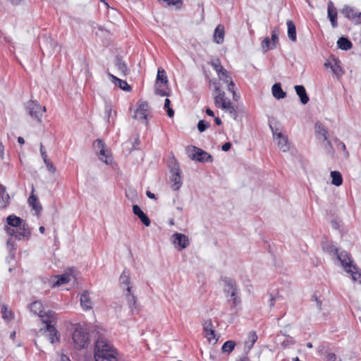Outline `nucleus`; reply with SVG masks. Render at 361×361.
I'll return each mask as SVG.
<instances>
[{
	"instance_id": "nucleus-27",
	"label": "nucleus",
	"mask_w": 361,
	"mask_h": 361,
	"mask_svg": "<svg viewBox=\"0 0 361 361\" xmlns=\"http://www.w3.org/2000/svg\"><path fill=\"white\" fill-rule=\"evenodd\" d=\"M133 212L135 215L139 217L145 226H149L150 225L151 221L149 217L142 211L138 205L133 206Z\"/></svg>"
},
{
	"instance_id": "nucleus-17",
	"label": "nucleus",
	"mask_w": 361,
	"mask_h": 361,
	"mask_svg": "<svg viewBox=\"0 0 361 361\" xmlns=\"http://www.w3.org/2000/svg\"><path fill=\"white\" fill-rule=\"evenodd\" d=\"M191 157L192 159L200 162H211L212 161V157L210 154L197 147H193Z\"/></svg>"
},
{
	"instance_id": "nucleus-36",
	"label": "nucleus",
	"mask_w": 361,
	"mask_h": 361,
	"mask_svg": "<svg viewBox=\"0 0 361 361\" xmlns=\"http://www.w3.org/2000/svg\"><path fill=\"white\" fill-rule=\"evenodd\" d=\"M331 183L336 186H340L343 183L342 175L339 171H334L331 172Z\"/></svg>"
},
{
	"instance_id": "nucleus-46",
	"label": "nucleus",
	"mask_w": 361,
	"mask_h": 361,
	"mask_svg": "<svg viewBox=\"0 0 361 361\" xmlns=\"http://www.w3.org/2000/svg\"><path fill=\"white\" fill-rule=\"evenodd\" d=\"M218 77L220 80H223L225 82L226 80L231 79V77L229 73L224 68L222 72H216Z\"/></svg>"
},
{
	"instance_id": "nucleus-59",
	"label": "nucleus",
	"mask_w": 361,
	"mask_h": 361,
	"mask_svg": "<svg viewBox=\"0 0 361 361\" xmlns=\"http://www.w3.org/2000/svg\"><path fill=\"white\" fill-rule=\"evenodd\" d=\"M166 111H167V115L169 117L171 118L174 115V111L170 107V108H168V109H166Z\"/></svg>"
},
{
	"instance_id": "nucleus-26",
	"label": "nucleus",
	"mask_w": 361,
	"mask_h": 361,
	"mask_svg": "<svg viewBox=\"0 0 361 361\" xmlns=\"http://www.w3.org/2000/svg\"><path fill=\"white\" fill-rule=\"evenodd\" d=\"M73 277L72 274L66 273L59 276H55L54 278L56 281L53 283L52 287H58L63 284L68 283L71 281V278Z\"/></svg>"
},
{
	"instance_id": "nucleus-53",
	"label": "nucleus",
	"mask_w": 361,
	"mask_h": 361,
	"mask_svg": "<svg viewBox=\"0 0 361 361\" xmlns=\"http://www.w3.org/2000/svg\"><path fill=\"white\" fill-rule=\"evenodd\" d=\"M324 359L327 361H336V356L334 353L326 351L324 355Z\"/></svg>"
},
{
	"instance_id": "nucleus-32",
	"label": "nucleus",
	"mask_w": 361,
	"mask_h": 361,
	"mask_svg": "<svg viewBox=\"0 0 361 361\" xmlns=\"http://www.w3.org/2000/svg\"><path fill=\"white\" fill-rule=\"evenodd\" d=\"M273 96L277 99H283L286 97V92L282 90L280 83H275L271 88Z\"/></svg>"
},
{
	"instance_id": "nucleus-41",
	"label": "nucleus",
	"mask_w": 361,
	"mask_h": 361,
	"mask_svg": "<svg viewBox=\"0 0 361 361\" xmlns=\"http://www.w3.org/2000/svg\"><path fill=\"white\" fill-rule=\"evenodd\" d=\"M2 317L6 321H9L13 318V312L8 309L7 305H4L1 308Z\"/></svg>"
},
{
	"instance_id": "nucleus-21",
	"label": "nucleus",
	"mask_w": 361,
	"mask_h": 361,
	"mask_svg": "<svg viewBox=\"0 0 361 361\" xmlns=\"http://www.w3.org/2000/svg\"><path fill=\"white\" fill-rule=\"evenodd\" d=\"M108 75L113 84L118 86L120 89L126 92H130L131 87L128 84L126 80L118 78L113 74L108 73Z\"/></svg>"
},
{
	"instance_id": "nucleus-62",
	"label": "nucleus",
	"mask_w": 361,
	"mask_h": 361,
	"mask_svg": "<svg viewBox=\"0 0 361 361\" xmlns=\"http://www.w3.org/2000/svg\"><path fill=\"white\" fill-rule=\"evenodd\" d=\"M275 300H276L275 298L271 296L269 300V307H273L274 306Z\"/></svg>"
},
{
	"instance_id": "nucleus-43",
	"label": "nucleus",
	"mask_w": 361,
	"mask_h": 361,
	"mask_svg": "<svg viewBox=\"0 0 361 361\" xmlns=\"http://www.w3.org/2000/svg\"><path fill=\"white\" fill-rule=\"evenodd\" d=\"M163 2L166 4V6H174L176 8L179 9L180 8L183 1L182 0H162Z\"/></svg>"
},
{
	"instance_id": "nucleus-24",
	"label": "nucleus",
	"mask_w": 361,
	"mask_h": 361,
	"mask_svg": "<svg viewBox=\"0 0 361 361\" xmlns=\"http://www.w3.org/2000/svg\"><path fill=\"white\" fill-rule=\"evenodd\" d=\"M114 66L121 75H126L129 73V70L127 67L126 63L123 61V59L117 56L114 60Z\"/></svg>"
},
{
	"instance_id": "nucleus-31",
	"label": "nucleus",
	"mask_w": 361,
	"mask_h": 361,
	"mask_svg": "<svg viewBox=\"0 0 361 361\" xmlns=\"http://www.w3.org/2000/svg\"><path fill=\"white\" fill-rule=\"evenodd\" d=\"M288 27V37L292 42H295L297 39L296 27L294 23L289 20L286 23Z\"/></svg>"
},
{
	"instance_id": "nucleus-7",
	"label": "nucleus",
	"mask_w": 361,
	"mask_h": 361,
	"mask_svg": "<svg viewBox=\"0 0 361 361\" xmlns=\"http://www.w3.org/2000/svg\"><path fill=\"white\" fill-rule=\"evenodd\" d=\"M93 147L102 161L104 162L106 165H112L113 158L111 153L102 140H96L93 143Z\"/></svg>"
},
{
	"instance_id": "nucleus-50",
	"label": "nucleus",
	"mask_w": 361,
	"mask_h": 361,
	"mask_svg": "<svg viewBox=\"0 0 361 361\" xmlns=\"http://www.w3.org/2000/svg\"><path fill=\"white\" fill-rule=\"evenodd\" d=\"M155 93L157 95H159L161 97L169 96L167 91L165 89L161 88L160 85H156Z\"/></svg>"
},
{
	"instance_id": "nucleus-35",
	"label": "nucleus",
	"mask_w": 361,
	"mask_h": 361,
	"mask_svg": "<svg viewBox=\"0 0 361 361\" xmlns=\"http://www.w3.org/2000/svg\"><path fill=\"white\" fill-rule=\"evenodd\" d=\"M322 247L324 252H328L329 254L336 255L338 252V249L335 245L327 240L322 241Z\"/></svg>"
},
{
	"instance_id": "nucleus-55",
	"label": "nucleus",
	"mask_w": 361,
	"mask_h": 361,
	"mask_svg": "<svg viewBox=\"0 0 361 361\" xmlns=\"http://www.w3.org/2000/svg\"><path fill=\"white\" fill-rule=\"evenodd\" d=\"M45 165L47 166V170L49 172H51V173H55L56 172V169L54 166V165L50 161H49L47 163H45Z\"/></svg>"
},
{
	"instance_id": "nucleus-29",
	"label": "nucleus",
	"mask_w": 361,
	"mask_h": 361,
	"mask_svg": "<svg viewBox=\"0 0 361 361\" xmlns=\"http://www.w3.org/2000/svg\"><path fill=\"white\" fill-rule=\"evenodd\" d=\"M224 39V27L221 25H219L214 32V41L216 44H221Z\"/></svg>"
},
{
	"instance_id": "nucleus-34",
	"label": "nucleus",
	"mask_w": 361,
	"mask_h": 361,
	"mask_svg": "<svg viewBox=\"0 0 361 361\" xmlns=\"http://www.w3.org/2000/svg\"><path fill=\"white\" fill-rule=\"evenodd\" d=\"M9 195L6 192V188L0 185V207H5L9 202Z\"/></svg>"
},
{
	"instance_id": "nucleus-5",
	"label": "nucleus",
	"mask_w": 361,
	"mask_h": 361,
	"mask_svg": "<svg viewBox=\"0 0 361 361\" xmlns=\"http://www.w3.org/2000/svg\"><path fill=\"white\" fill-rule=\"evenodd\" d=\"M224 290L226 297L232 305L235 307L241 302L240 298V291L236 283L231 279H226L224 281Z\"/></svg>"
},
{
	"instance_id": "nucleus-58",
	"label": "nucleus",
	"mask_w": 361,
	"mask_h": 361,
	"mask_svg": "<svg viewBox=\"0 0 361 361\" xmlns=\"http://www.w3.org/2000/svg\"><path fill=\"white\" fill-rule=\"evenodd\" d=\"M334 63V59H331V60H328L325 62L324 63V66L326 68H331V66L333 65Z\"/></svg>"
},
{
	"instance_id": "nucleus-3",
	"label": "nucleus",
	"mask_w": 361,
	"mask_h": 361,
	"mask_svg": "<svg viewBox=\"0 0 361 361\" xmlns=\"http://www.w3.org/2000/svg\"><path fill=\"white\" fill-rule=\"evenodd\" d=\"M336 255L345 271L350 274L353 281H358L361 283V272L355 264H353L348 253L345 251H341L340 252L338 251Z\"/></svg>"
},
{
	"instance_id": "nucleus-38",
	"label": "nucleus",
	"mask_w": 361,
	"mask_h": 361,
	"mask_svg": "<svg viewBox=\"0 0 361 361\" xmlns=\"http://www.w3.org/2000/svg\"><path fill=\"white\" fill-rule=\"evenodd\" d=\"M28 202L29 204L32 207V208L34 210L36 211L37 213H39L41 211L42 207L36 196H35L34 195H31L28 198Z\"/></svg>"
},
{
	"instance_id": "nucleus-49",
	"label": "nucleus",
	"mask_w": 361,
	"mask_h": 361,
	"mask_svg": "<svg viewBox=\"0 0 361 361\" xmlns=\"http://www.w3.org/2000/svg\"><path fill=\"white\" fill-rule=\"evenodd\" d=\"M104 114L107 118V122L110 123V118L112 115V106L109 104H105Z\"/></svg>"
},
{
	"instance_id": "nucleus-25",
	"label": "nucleus",
	"mask_w": 361,
	"mask_h": 361,
	"mask_svg": "<svg viewBox=\"0 0 361 361\" xmlns=\"http://www.w3.org/2000/svg\"><path fill=\"white\" fill-rule=\"evenodd\" d=\"M315 133L319 139L322 138L324 141L329 140V132L321 122H317L315 123Z\"/></svg>"
},
{
	"instance_id": "nucleus-9",
	"label": "nucleus",
	"mask_w": 361,
	"mask_h": 361,
	"mask_svg": "<svg viewBox=\"0 0 361 361\" xmlns=\"http://www.w3.org/2000/svg\"><path fill=\"white\" fill-rule=\"evenodd\" d=\"M46 110V107L42 106L37 101L30 100L26 105V111L28 114L39 123L42 122V116Z\"/></svg>"
},
{
	"instance_id": "nucleus-15",
	"label": "nucleus",
	"mask_w": 361,
	"mask_h": 361,
	"mask_svg": "<svg viewBox=\"0 0 361 361\" xmlns=\"http://www.w3.org/2000/svg\"><path fill=\"white\" fill-rule=\"evenodd\" d=\"M149 115V106L145 102H140L136 109L133 117L144 123H147V116Z\"/></svg>"
},
{
	"instance_id": "nucleus-19",
	"label": "nucleus",
	"mask_w": 361,
	"mask_h": 361,
	"mask_svg": "<svg viewBox=\"0 0 361 361\" xmlns=\"http://www.w3.org/2000/svg\"><path fill=\"white\" fill-rule=\"evenodd\" d=\"M123 293L130 310V313L133 315L137 312V297L134 295L132 290H130L129 292L123 291Z\"/></svg>"
},
{
	"instance_id": "nucleus-61",
	"label": "nucleus",
	"mask_w": 361,
	"mask_h": 361,
	"mask_svg": "<svg viewBox=\"0 0 361 361\" xmlns=\"http://www.w3.org/2000/svg\"><path fill=\"white\" fill-rule=\"evenodd\" d=\"M60 360L61 361H71L70 358L64 354L61 355Z\"/></svg>"
},
{
	"instance_id": "nucleus-28",
	"label": "nucleus",
	"mask_w": 361,
	"mask_h": 361,
	"mask_svg": "<svg viewBox=\"0 0 361 361\" xmlns=\"http://www.w3.org/2000/svg\"><path fill=\"white\" fill-rule=\"evenodd\" d=\"M295 92L298 96L300 97V100L302 104H306L309 102V97L307 94L305 88L302 85H295Z\"/></svg>"
},
{
	"instance_id": "nucleus-18",
	"label": "nucleus",
	"mask_w": 361,
	"mask_h": 361,
	"mask_svg": "<svg viewBox=\"0 0 361 361\" xmlns=\"http://www.w3.org/2000/svg\"><path fill=\"white\" fill-rule=\"evenodd\" d=\"M173 243L178 250L187 247L189 245L188 238L183 233H176L173 235Z\"/></svg>"
},
{
	"instance_id": "nucleus-10",
	"label": "nucleus",
	"mask_w": 361,
	"mask_h": 361,
	"mask_svg": "<svg viewBox=\"0 0 361 361\" xmlns=\"http://www.w3.org/2000/svg\"><path fill=\"white\" fill-rule=\"evenodd\" d=\"M171 187L173 190H178L182 186L183 181L182 177L180 176V169L179 168L178 164L176 161L173 163V166L171 169Z\"/></svg>"
},
{
	"instance_id": "nucleus-30",
	"label": "nucleus",
	"mask_w": 361,
	"mask_h": 361,
	"mask_svg": "<svg viewBox=\"0 0 361 361\" xmlns=\"http://www.w3.org/2000/svg\"><path fill=\"white\" fill-rule=\"evenodd\" d=\"M257 335L255 331H251L249 333L247 339L245 341V348L247 352L252 349L255 343L257 340Z\"/></svg>"
},
{
	"instance_id": "nucleus-20",
	"label": "nucleus",
	"mask_w": 361,
	"mask_h": 361,
	"mask_svg": "<svg viewBox=\"0 0 361 361\" xmlns=\"http://www.w3.org/2000/svg\"><path fill=\"white\" fill-rule=\"evenodd\" d=\"M119 282L123 291L129 292L132 290V285L130 283V274L126 269L119 277Z\"/></svg>"
},
{
	"instance_id": "nucleus-45",
	"label": "nucleus",
	"mask_w": 361,
	"mask_h": 361,
	"mask_svg": "<svg viewBox=\"0 0 361 361\" xmlns=\"http://www.w3.org/2000/svg\"><path fill=\"white\" fill-rule=\"evenodd\" d=\"M212 68L216 71V72H222L224 67L221 65L220 60L219 59H215L210 62Z\"/></svg>"
},
{
	"instance_id": "nucleus-56",
	"label": "nucleus",
	"mask_w": 361,
	"mask_h": 361,
	"mask_svg": "<svg viewBox=\"0 0 361 361\" xmlns=\"http://www.w3.org/2000/svg\"><path fill=\"white\" fill-rule=\"evenodd\" d=\"M338 147L343 151L345 157H348L349 153L346 149L345 145L343 142H339Z\"/></svg>"
},
{
	"instance_id": "nucleus-16",
	"label": "nucleus",
	"mask_w": 361,
	"mask_h": 361,
	"mask_svg": "<svg viewBox=\"0 0 361 361\" xmlns=\"http://www.w3.org/2000/svg\"><path fill=\"white\" fill-rule=\"evenodd\" d=\"M56 320H46V322L44 324H46V331H48L49 340L51 343H59L60 342V334L55 328L52 323H55Z\"/></svg>"
},
{
	"instance_id": "nucleus-48",
	"label": "nucleus",
	"mask_w": 361,
	"mask_h": 361,
	"mask_svg": "<svg viewBox=\"0 0 361 361\" xmlns=\"http://www.w3.org/2000/svg\"><path fill=\"white\" fill-rule=\"evenodd\" d=\"M225 83L228 84V90L233 94V98L235 99V96L236 95V92L235 91V83L232 79L226 80Z\"/></svg>"
},
{
	"instance_id": "nucleus-2",
	"label": "nucleus",
	"mask_w": 361,
	"mask_h": 361,
	"mask_svg": "<svg viewBox=\"0 0 361 361\" xmlns=\"http://www.w3.org/2000/svg\"><path fill=\"white\" fill-rule=\"evenodd\" d=\"M117 352L108 340L99 336L95 342L94 359L95 361H118Z\"/></svg>"
},
{
	"instance_id": "nucleus-12",
	"label": "nucleus",
	"mask_w": 361,
	"mask_h": 361,
	"mask_svg": "<svg viewBox=\"0 0 361 361\" xmlns=\"http://www.w3.org/2000/svg\"><path fill=\"white\" fill-rule=\"evenodd\" d=\"M40 47L44 54L52 55L57 51L58 44L51 37H43L40 42Z\"/></svg>"
},
{
	"instance_id": "nucleus-14",
	"label": "nucleus",
	"mask_w": 361,
	"mask_h": 361,
	"mask_svg": "<svg viewBox=\"0 0 361 361\" xmlns=\"http://www.w3.org/2000/svg\"><path fill=\"white\" fill-rule=\"evenodd\" d=\"M271 129L274 138L278 140L277 145L280 150L284 152H287L290 148L287 136L282 134L278 128H274L271 126Z\"/></svg>"
},
{
	"instance_id": "nucleus-60",
	"label": "nucleus",
	"mask_w": 361,
	"mask_h": 361,
	"mask_svg": "<svg viewBox=\"0 0 361 361\" xmlns=\"http://www.w3.org/2000/svg\"><path fill=\"white\" fill-rule=\"evenodd\" d=\"M42 159H43V161H44V163H47V161H49V160L48 159V157H47V152H42V154H41Z\"/></svg>"
},
{
	"instance_id": "nucleus-64",
	"label": "nucleus",
	"mask_w": 361,
	"mask_h": 361,
	"mask_svg": "<svg viewBox=\"0 0 361 361\" xmlns=\"http://www.w3.org/2000/svg\"><path fill=\"white\" fill-rule=\"evenodd\" d=\"M146 195L150 199H155V195L149 190L147 191Z\"/></svg>"
},
{
	"instance_id": "nucleus-37",
	"label": "nucleus",
	"mask_w": 361,
	"mask_h": 361,
	"mask_svg": "<svg viewBox=\"0 0 361 361\" xmlns=\"http://www.w3.org/2000/svg\"><path fill=\"white\" fill-rule=\"evenodd\" d=\"M167 83H168V78L166 75L165 71L161 68H158L156 85H160V84L167 85Z\"/></svg>"
},
{
	"instance_id": "nucleus-42",
	"label": "nucleus",
	"mask_w": 361,
	"mask_h": 361,
	"mask_svg": "<svg viewBox=\"0 0 361 361\" xmlns=\"http://www.w3.org/2000/svg\"><path fill=\"white\" fill-rule=\"evenodd\" d=\"M274 48H275V46L270 41L269 38L267 37H265L262 42V49L264 51V52H266L269 49H272Z\"/></svg>"
},
{
	"instance_id": "nucleus-23",
	"label": "nucleus",
	"mask_w": 361,
	"mask_h": 361,
	"mask_svg": "<svg viewBox=\"0 0 361 361\" xmlns=\"http://www.w3.org/2000/svg\"><path fill=\"white\" fill-rule=\"evenodd\" d=\"M327 13L328 18L331 22V24L333 27H336L338 26L337 23V12L334 7V4L332 1H329L327 5Z\"/></svg>"
},
{
	"instance_id": "nucleus-4",
	"label": "nucleus",
	"mask_w": 361,
	"mask_h": 361,
	"mask_svg": "<svg viewBox=\"0 0 361 361\" xmlns=\"http://www.w3.org/2000/svg\"><path fill=\"white\" fill-rule=\"evenodd\" d=\"M214 102L216 107L228 112L234 118L237 116L235 107L231 100L226 97L225 92L221 90L216 92L214 96Z\"/></svg>"
},
{
	"instance_id": "nucleus-54",
	"label": "nucleus",
	"mask_w": 361,
	"mask_h": 361,
	"mask_svg": "<svg viewBox=\"0 0 361 361\" xmlns=\"http://www.w3.org/2000/svg\"><path fill=\"white\" fill-rule=\"evenodd\" d=\"M209 85L210 86H212L214 87L215 93L221 91L220 90L219 83L217 82L216 79L211 80L209 81Z\"/></svg>"
},
{
	"instance_id": "nucleus-39",
	"label": "nucleus",
	"mask_w": 361,
	"mask_h": 361,
	"mask_svg": "<svg viewBox=\"0 0 361 361\" xmlns=\"http://www.w3.org/2000/svg\"><path fill=\"white\" fill-rule=\"evenodd\" d=\"M331 70L338 78L341 77L343 74V71L340 65V61L338 59H334V63L331 66Z\"/></svg>"
},
{
	"instance_id": "nucleus-33",
	"label": "nucleus",
	"mask_w": 361,
	"mask_h": 361,
	"mask_svg": "<svg viewBox=\"0 0 361 361\" xmlns=\"http://www.w3.org/2000/svg\"><path fill=\"white\" fill-rule=\"evenodd\" d=\"M337 46L339 49L347 51L352 48L353 44L348 39L342 37L338 39Z\"/></svg>"
},
{
	"instance_id": "nucleus-51",
	"label": "nucleus",
	"mask_w": 361,
	"mask_h": 361,
	"mask_svg": "<svg viewBox=\"0 0 361 361\" xmlns=\"http://www.w3.org/2000/svg\"><path fill=\"white\" fill-rule=\"evenodd\" d=\"M326 152L327 154L333 157L334 155V149L332 147V145H331V142L330 140H326Z\"/></svg>"
},
{
	"instance_id": "nucleus-63",
	"label": "nucleus",
	"mask_w": 361,
	"mask_h": 361,
	"mask_svg": "<svg viewBox=\"0 0 361 361\" xmlns=\"http://www.w3.org/2000/svg\"><path fill=\"white\" fill-rule=\"evenodd\" d=\"M205 111L208 116H214V111L212 109H210L209 108H207Z\"/></svg>"
},
{
	"instance_id": "nucleus-1",
	"label": "nucleus",
	"mask_w": 361,
	"mask_h": 361,
	"mask_svg": "<svg viewBox=\"0 0 361 361\" xmlns=\"http://www.w3.org/2000/svg\"><path fill=\"white\" fill-rule=\"evenodd\" d=\"M6 222L4 229L11 236L18 240L30 236V231L27 224L20 217L13 214L9 215L6 218Z\"/></svg>"
},
{
	"instance_id": "nucleus-13",
	"label": "nucleus",
	"mask_w": 361,
	"mask_h": 361,
	"mask_svg": "<svg viewBox=\"0 0 361 361\" xmlns=\"http://www.w3.org/2000/svg\"><path fill=\"white\" fill-rule=\"evenodd\" d=\"M203 331L204 336L207 338L208 342L212 345L216 343L219 340V336L215 334V331L213 329V324L211 319L205 320L203 322Z\"/></svg>"
},
{
	"instance_id": "nucleus-11",
	"label": "nucleus",
	"mask_w": 361,
	"mask_h": 361,
	"mask_svg": "<svg viewBox=\"0 0 361 361\" xmlns=\"http://www.w3.org/2000/svg\"><path fill=\"white\" fill-rule=\"evenodd\" d=\"M340 11L346 18L351 20L355 25L361 23V12L358 11L355 8L345 5Z\"/></svg>"
},
{
	"instance_id": "nucleus-47",
	"label": "nucleus",
	"mask_w": 361,
	"mask_h": 361,
	"mask_svg": "<svg viewBox=\"0 0 361 361\" xmlns=\"http://www.w3.org/2000/svg\"><path fill=\"white\" fill-rule=\"evenodd\" d=\"M210 124L209 122L204 121V120H200L197 123V129L200 133H202L207 130Z\"/></svg>"
},
{
	"instance_id": "nucleus-52",
	"label": "nucleus",
	"mask_w": 361,
	"mask_h": 361,
	"mask_svg": "<svg viewBox=\"0 0 361 361\" xmlns=\"http://www.w3.org/2000/svg\"><path fill=\"white\" fill-rule=\"evenodd\" d=\"M278 35H279V31L276 28H275L274 30H272V32H271V42L273 43V44L275 47H276V44L278 42Z\"/></svg>"
},
{
	"instance_id": "nucleus-40",
	"label": "nucleus",
	"mask_w": 361,
	"mask_h": 361,
	"mask_svg": "<svg viewBox=\"0 0 361 361\" xmlns=\"http://www.w3.org/2000/svg\"><path fill=\"white\" fill-rule=\"evenodd\" d=\"M235 345V343L233 341H227L222 345V351L224 353H230L233 351Z\"/></svg>"
},
{
	"instance_id": "nucleus-6",
	"label": "nucleus",
	"mask_w": 361,
	"mask_h": 361,
	"mask_svg": "<svg viewBox=\"0 0 361 361\" xmlns=\"http://www.w3.org/2000/svg\"><path fill=\"white\" fill-rule=\"evenodd\" d=\"M72 339L75 348L78 350L85 348L90 343L89 334L85 329L82 326H78L75 329Z\"/></svg>"
},
{
	"instance_id": "nucleus-8",
	"label": "nucleus",
	"mask_w": 361,
	"mask_h": 361,
	"mask_svg": "<svg viewBox=\"0 0 361 361\" xmlns=\"http://www.w3.org/2000/svg\"><path fill=\"white\" fill-rule=\"evenodd\" d=\"M30 310L32 312L40 317L43 323L46 322V320H56L55 312L52 310L46 312L41 301L37 300L31 303Z\"/></svg>"
},
{
	"instance_id": "nucleus-22",
	"label": "nucleus",
	"mask_w": 361,
	"mask_h": 361,
	"mask_svg": "<svg viewBox=\"0 0 361 361\" xmlns=\"http://www.w3.org/2000/svg\"><path fill=\"white\" fill-rule=\"evenodd\" d=\"M80 305L83 310L87 311L92 309V301L88 291L83 292L80 295Z\"/></svg>"
},
{
	"instance_id": "nucleus-57",
	"label": "nucleus",
	"mask_w": 361,
	"mask_h": 361,
	"mask_svg": "<svg viewBox=\"0 0 361 361\" xmlns=\"http://www.w3.org/2000/svg\"><path fill=\"white\" fill-rule=\"evenodd\" d=\"M231 142H226L221 146V149L224 152H227L231 149Z\"/></svg>"
},
{
	"instance_id": "nucleus-44",
	"label": "nucleus",
	"mask_w": 361,
	"mask_h": 361,
	"mask_svg": "<svg viewBox=\"0 0 361 361\" xmlns=\"http://www.w3.org/2000/svg\"><path fill=\"white\" fill-rule=\"evenodd\" d=\"M281 332L284 336L287 337V338L281 343L282 347L286 348V347H288L290 345H293L295 343V341L292 337L288 336L285 332H283V331H281Z\"/></svg>"
}]
</instances>
